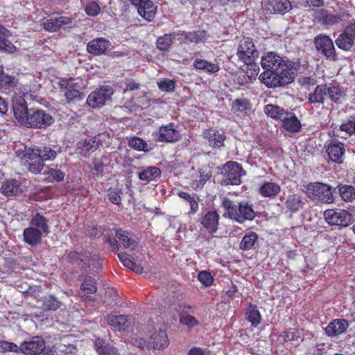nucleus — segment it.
<instances>
[{"label":"nucleus","instance_id":"nucleus-1","mask_svg":"<svg viewBox=\"0 0 355 355\" xmlns=\"http://www.w3.org/2000/svg\"><path fill=\"white\" fill-rule=\"evenodd\" d=\"M261 64L264 71L259 76V80L268 87H283L294 80L295 62L285 60L275 52H268L263 55Z\"/></svg>","mask_w":355,"mask_h":355},{"label":"nucleus","instance_id":"nucleus-2","mask_svg":"<svg viewBox=\"0 0 355 355\" xmlns=\"http://www.w3.org/2000/svg\"><path fill=\"white\" fill-rule=\"evenodd\" d=\"M13 112L18 122L30 128H46L55 121L51 114L43 110L28 109L24 99L13 105Z\"/></svg>","mask_w":355,"mask_h":355},{"label":"nucleus","instance_id":"nucleus-3","mask_svg":"<svg viewBox=\"0 0 355 355\" xmlns=\"http://www.w3.org/2000/svg\"><path fill=\"white\" fill-rule=\"evenodd\" d=\"M222 206L226 212L224 216L243 223L245 220H252L255 217V212L252 205L246 202H240L237 205L227 198H223Z\"/></svg>","mask_w":355,"mask_h":355},{"label":"nucleus","instance_id":"nucleus-4","mask_svg":"<svg viewBox=\"0 0 355 355\" xmlns=\"http://www.w3.org/2000/svg\"><path fill=\"white\" fill-rule=\"evenodd\" d=\"M306 195L311 200H318L322 203L330 204L334 201L333 191L335 189L324 183L311 182L304 186Z\"/></svg>","mask_w":355,"mask_h":355},{"label":"nucleus","instance_id":"nucleus-5","mask_svg":"<svg viewBox=\"0 0 355 355\" xmlns=\"http://www.w3.org/2000/svg\"><path fill=\"white\" fill-rule=\"evenodd\" d=\"M236 55L240 60L247 65H251L254 63L259 57V51L252 38L244 37L239 42Z\"/></svg>","mask_w":355,"mask_h":355},{"label":"nucleus","instance_id":"nucleus-6","mask_svg":"<svg viewBox=\"0 0 355 355\" xmlns=\"http://www.w3.org/2000/svg\"><path fill=\"white\" fill-rule=\"evenodd\" d=\"M245 173V171L240 164L228 162L223 167L221 174L223 175V179L221 180V184L239 185L241 182V175Z\"/></svg>","mask_w":355,"mask_h":355},{"label":"nucleus","instance_id":"nucleus-7","mask_svg":"<svg viewBox=\"0 0 355 355\" xmlns=\"http://www.w3.org/2000/svg\"><path fill=\"white\" fill-rule=\"evenodd\" d=\"M60 89L64 92L67 103H76L84 98L85 94L79 91V85L73 78H62L59 82Z\"/></svg>","mask_w":355,"mask_h":355},{"label":"nucleus","instance_id":"nucleus-8","mask_svg":"<svg viewBox=\"0 0 355 355\" xmlns=\"http://www.w3.org/2000/svg\"><path fill=\"white\" fill-rule=\"evenodd\" d=\"M324 216L326 221L331 225L347 227L354 221L352 215L344 209L326 210Z\"/></svg>","mask_w":355,"mask_h":355},{"label":"nucleus","instance_id":"nucleus-9","mask_svg":"<svg viewBox=\"0 0 355 355\" xmlns=\"http://www.w3.org/2000/svg\"><path fill=\"white\" fill-rule=\"evenodd\" d=\"M316 50L330 60L337 59L336 49L331 39L325 35H318L314 38Z\"/></svg>","mask_w":355,"mask_h":355},{"label":"nucleus","instance_id":"nucleus-10","mask_svg":"<svg viewBox=\"0 0 355 355\" xmlns=\"http://www.w3.org/2000/svg\"><path fill=\"white\" fill-rule=\"evenodd\" d=\"M355 40V21L347 25L342 33L336 39L335 43L338 48L343 51H350L354 45Z\"/></svg>","mask_w":355,"mask_h":355},{"label":"nucleus","instance_id":"nucleus-11","mask_svg":"<svg viewBox=\"0 0 355 355\" xmlns=\"http://www.w3.org/2000/svg\"><path fill=\"white\" fill-rule=\"evenodd\" d=\"M113 94V89L110 86L101 87L98 89L92 92L87 99V104L94 107H100L110 100Z\"/></svg>","mask_w":355,"mask_h":355},{"label":"nucleus","instance_id":"nucleus-12","mask_svg":"<svg viewBox=\"0 0 355 355\" xmlns=\"http://www.w3.org/2000/svg\"><path fill=\"white\" fill-rule=\"evenodd\" d=\"M67 260L73 264L78 265L81 269L86 270L98 261L96 256L92 257L89 252H78L71 251L67 254Z\"/></svg>","mask_w":355,"mask_h":355},{"label":"nucleus","instance_id":"nucleus-13","mask_svg":"<svg viewBox=\"0 0 355 355\" xmlns=\"http://www.w3.org/2000/svg\"><path fill=\"white\" fill-rule=\"evenodd\" d=\"M181 139V134L175 128L173 123L159 128V132L156 134V140L160 142L173 143Z\"/></svg>","mask_w":355,"mask_h":355},{"label":"nucleus","instance_id":"nucleus-14","mask_svg":"<svg viewBox=\"0 0 355 355\" xmlns=\"http://www.w3.org/2000/svg\"><path fill=\"white\" fill-rule=\"evenodd\" d=\"M137 8L138 13L144 19L151 21L155 15V7L150 0H129Z\"/></svg>","mask_w":355,"mask_h":355},{"label":"nucleus","instance_id":"nucleus-15","mask_svg":"<svg viewBox=\"0 0 355 355\" xmlns=\"http://www.w3.org/2000/svg\"><path fill=\"white\" fill-rule=\"evenodd\" d=\"M44 347V340L39 337H34L31 340L21 343L19 350L26 355H36L42 352Z\"/></svg>","mask_w":355,"mask_h":355},{"label":"nucleus","instance_id":"nucleus-16","mask_svg":"<svg viewBox=\"0 0 355 355\" xmlns=\"http://www.w3.org/2000/svg\"><path fill=\"white\" fill-rule=\"evenodd\" d=\"M343 14L334 15L327 10L320 9L315 12V19L324 26H332L343 19Z\"/></svg>","mask_w":355,"mask_h":355},{"label":"nucleus","instance_id":"nucleus-17","mask_svg":"<svg viewBox=\"0 0 355 355\" xmlns=\"http://www.w3.org/2000/svg\"><path fill=\"white\" fill-rule=\"evenodd\" d=\"M182 35L183 32L180 31L164 34L157 38L156 46L160 51L168 52L169 51L174 40L175 39H179Z\"/></svg>","mask_w":355,"mask_h":355},{"label":"nucleus","instance_id":"nucleus-18","mask_svg":"<svg viewBox=\"0 0 355 355\" xmlns=\"http://www.w3.org/2000/svg\"><path fill=\"white\" fill-rule=\"evenodd\" d=\"M0 191L6 196H16L23 192V189L19 180L10 179L2 183Z\"/></svg>","mask_w":355,"mask_h":355},{"label":"nucleus","instance_id":"nucleus-19","mask_svg":"<svg viewBox=\"0 0 355 355\" xmlns=\"http://www.w3.org/2000/svg\"><path fill=\"white\" fill-rule=\"evenodd\" d=\"M116 237L124 248H129L133 250L137 245L136 236L130 232L122 229L116 230Z\"/></svg>","mask_w":355,"mask_h":355},{"label":"nucleus","instance_id":"nucleus-20","mask_svg":"<svg viewBox=\"0 0 355 355\" xmlns=\"http://www.w3.org/2000/svg\"><path fill=\"white\" fill-rule=\"evenodd\" d=\"M72 23V19L65 16L55 18H51L43 23L44 30L49 32H56L64 25H69Z\"/></svg>","mask_w":355,"mask_h":355},{"label":"nucleus","instance_id":"nucleus-21","mask_svg":"<svg viewBox=\"0 0 355 355\" xmlns=\"http://www.w3.org/2000/svg\"><path fill=\"white\" fill-rule=\"evenodd\" d=\"M110 42L104 38L99 37L94 39L87 44V51L94 55H101L105 53Z\"/></svg>","mask_w":355,"mask_h":355},{"label":"nucleus","instance_id":"nucleus-22","mask_svg":"<svg viewBox=\"0 0 355 355\" xmlns=\"http://www.w3.org/2000/svg\"><path fill=\"white\" fill-rule=\"evenodd\" d=\"M137 175L140 180L150 182L161 175V171L157 166H143L138 168Z\"/></svg>","mask_w":355,"mask_h":355},{"label":"nucleus","instance_id":"nucleus-23","mask_svg":"<svg viewBox=\"0 0 355 355\" xmlns=\"http://www.w3.org/2000/svg\"><path fill=\"white\" fill-rule=\"evenodd\" d=\"M327 152L331 161L338 164L342 163L343 156L345 153L342 143L331 141L328 146Z\"/></svg>","mask_w":355,"mask_h":355},{"label":"nucleus","instance_id":"nucleus-24","mask_svg":"<svg viewBox=\"0 0 355 355\" xmlns=\"http://www.w3.org/2000/svg\"><path fill=\"white\" fill-rule=\"evenodd\" d=\"M150 346L155 349H163L168 345V338L165 331H155L150 338Z\"/></svg>","mask_w":355,"mask_h":355},{"label":"nucleus","instance_id":"nucleus-25","mask_svg":"<svg viewBox=\"0 0 355 355\" xmlns=\"http://www.w3.org/2000/svg\"><path fill=\"white\" fill-rule=\"evenodd\" d=\"M349 324L344 319L334 320L325 328L326 334L329 336H336L345 332Z\"/></svg>","mask_w":355,"mask_h":355},{"label":"nucleus","instance_id":"nucleus-26","mask_svg":"<svg viewBox=\"0 0 355 355\" xmlns=\"http://www.w3.org/2000/svg\"><path fill=\"white\" fill-rule=\"evenodd\" d=\"M106 320L109 325L114 327L118 331L125 330L130 323L128 316L125 315H114L109 314L107 315Z\"/></svg>","mask_w":355,"mask_h":355},{"label":"nucleus","instance_id":"nucleus-27","mask_svg":"<svg viewBox=\"0 0 355 355\" xmlns=\"http://www.w3.org/2000/svg\"><path fill=\"white\" fill-rule=\"evenodd\" d=\"M285 205L290 212L296 213L303 208L304 202L300 195L293 193L287 196Z\"/></svg>","mask_w":355,"mask_h":355},{"label":"nucleus","instance_id":"nucleus-28","mask_svg":"<svg viewBox=\"0 0 355 355\" xmlns=\"http://www.w3.org/2000/svg\"><path fill=\"white\" fill-rule=\"evenodd\" d=\"M268 10L273 13L284 14L291 9L289 0H269Z\"/></svg>","mask_w":355,"mask_h":355},{"label":"nucleus","instance_id":"nucleus-29","mask_svg":"<svg viewBox=\"0 0 355 355\" xmlns=\"http://www.w3.org/2000/svg\"><path fill=\"white\" fill-rule=\"evenodd\" d=\"M94 347L99 355H119L116 347L109 345L102 338H96Z\"/></svg>","mask_w":355,"mask_h":355},{"label":"nucleus","instance_id":"nucleus-30","mask_svg":"<svg viewBox=\"0 0 355 355\" xmlns=\"http://www.w3.org/2000/svg\"><path fill=\"white\" fill-rule=\"evenodd\" d=\"M218 218L216 211H208L202 218L201 223L210 232H215L218 229Z\"/></svg>","mask_w":355,"mask_h":355},{"label":"nucleus","instance_id":"nucleus-31","mask_svg":"<svg viewBox=\"0 0 355 355\" xmlns=\"http://www.w3.org/2000/svg\"><path fill=\"white\" fill-rule=\"evenodd\" d=\"M193 67L209 73H216L220 70V66L217 62H210L202 59H196L193 63Z\"/></svg>","mask_w":355,"mask_h":355},{"label":"nucleus","instance_id":"nucleus-32","mask_svg":"<svg viewBox=\"0 0 355 355\" xmlns=\"http://www.w3.org/2000/svg\"><path fill=\"white\" fill-rule=\"evenodd\" d=\"M283 127L292 132H297L301 128L300 121L296 116L290 112H286V115L282 119Z\"/></svg>","mask_w":355,"mask_h":355},{"label":"nucleus","instance_id":"nucleus-33","mask_svg":"<svg viewBox=\"0 0 355 355\" xmlns=\"http://www.w3.org/2000/svg\"><path fill=\"white\" fill-rule=\"evenodd\" d=\"M183 32V35L184 36L185 42L189 43H195L198 44L201 42H205L207 38L208 35L205 31L198 30L195 31L191 32Z\"/></svg>","mask_w":355,"mask_h":355},{"label":"nucleus","instance_id":"nucleus-34","mask_svg":"<svg viewBox=\"0 0 355 355\" xmlns=\"http://www.w3.org/2000/svg\"><path fill=\"white\" fill-rule=\"evenodd\" d=\"M43 233L33 227H29L24 230L23 236L26 243L31 245L39 243L42 239Z\"/></svg>","mask_w":355,"mask_h":355},{"label":"nucleus","instance_id":"nucleus-35","mask_svg":"<svg viewBox=\"0 0 355 355\" xmlns=\"http://www.w3.org/2000/svg\"><path fill=\"white\" fill-rule=\"evenodd\" d=\"M327 96L326 85H318L314 91L308 96V101L310 103L323 104Z\"/></svg>","mask_w":355,"mask_h":355},{"label":"nucleus","instance_id":"nucleus-36","mask_svg":"<svg viewBox=\"0 0 355 355\" xmlns=\"http://www.w3.org/2000/svg\"><path fill=\"white\" fill-rule=\"evenodd\" d=\"M281 191L280 186L275 182H266L259 188V193L263 197L273 198Z\"/></svg>","mask_w":355,"mask_h":355},{"label":"nucleus","instance_id":"nucleus-37","mask_svg":"<svg viewBox=\"0 0 355 355\" xmlns=\"http://www.w3.org/2000/svg\"><path fill=\"white\" fill-rule=\"evenodd\" d=\"M62 305V302L54 295H47L42 299V308L46 311H57Z\"/></svg>","mask_w":355,"mask_h":355},{"label":"nucleus","instance_id":"nucleus-38","mask_svg":"<svg viewBox=\"0 0 355 355\" xmlns=\"http://www.w3.org/2000/svg\"><path fill=\"white\" fill-rule=\"evenodd\" d=\"M40 159L42 161L54 160L58 154L61 153V148L58 146H44L40 148Z\"/></svg>","mask_w":355,"mask_h":355},{"label":"nucleus","instance_id":"nucleus-39","mask_svg":"<svg viewBox=\"0 0 355 355\" xmlns=\"http://www.w3.org/2000/svg\"><path fill=\"white\" fill-rule=\"evenodd\" d=\"M258 241V235L254 232H250L242 239L239 247L242 250H250L253 248Z\"/></svg>","mask_w":355,"mask_h":355},{"label":"nucleus","instance_id":"nucleus-40","mask_svg":"<svg viewBox=\"0 0 355 355\" xmlns=\"http://www.w3.org/2000/svg\"><path fill=\"white\" fill-rule=\"evenodd\" d=\"M31 227L38 229L40 232L47 234L49 233V225L47 220L41 214L37 213L31 220Z\"/></svg>","mask_w":355,"mask_h":355},{"label":"nucleus","instance_id":"nucleus-41","mask_svg":"<svg viewBox=\"0 0 355 355\" xmlns=\"http://www.w3.org/2000/svg\"><path fill=\"white\" fill-rule=\"evenodd\" d=\"M327 95L329 98L336 103H340L342 99L346 96L345 92L337 86H331L327 87L326 86Z\"/></svg>","mask_w":355,"mask_h":355},{"label":"nucleus","instance_id":"nucleus-42","mask_svg":"<svg viewBox=\"0 0 355 355\" xmlns=\"http://www.w3.org/2000/svg\"><path fill=\"white\" fill-rule=\"evenodd\" d=\"M98 142L93 139H85L78 144V148L81 150L82 153H91L96 151L98 148Z\"/></svg>","mask_w":355,"mask_h":355},{"label":"nucleus","instance_id":"nucleus-43","mask_svg":"<svg viewBox=\"0 0 355 355\" xmlns=\"http://www.w3.org/2000/svg\"><path fill=\"white\" fill-rule=\"evenodd\" d=\"M264 112L268 116L273 119H278L280 120L286 115L287 112L283 108L271 104H268L265 106Z\"/></svg>","mask_w":355,"mask_h":355},{"label":"nucleus","instance_id":"nucleus-44","mask_svg":"<svg viewBox=\"0 0 355 355\" xmlns=\"http://www.w3.org/2000/svg\"><path fill=\"white\" fill-rule=\"evenodd\" d=\"M232 110L234 112H245L247 114L251 110V105L246 98H237L233 101Z\"/></svg>","mask_w":355,"mask_h":355},{"label":"nucleus","instance_id":"nucleus-45","mask_svg":"<svg viewBox=\"0 0 355 355\" xmlns=\"http://www.w3.org/2000/svg\"><path fill=\"white\" fill-rule=\"evenodd\" d=\"M340 197L345 201H352L355 199V188L350 185L338 186Z\"/></svg>","mask_w":355,"mask_h":355},{"label":"nucleus","instance_id":"nucleus-46","mask_svg":"<svg viewBox=\"0 0 355 355\" xmlns=\"http://www.w3.org/2000/svg\"><path fill=\"white\" fill-rule=\"evenodd\" d=\"M80 288L87 293H95L97 291L96 281L92 277L86 276L83 279Z\"/></svg>","mask_w":355,"mask_h":355},{"label":"nucleus","instance_id":"nucleus-47","mask_svg":"<svg viewBox=\"0 0 355 355\" xmlns=\"http://www.w3.org/2000/svg\"><path fill=\"white\" fill-rule=\"evenodd\" d=\"M246 318L252 326L257 327L261 322V315L255 306H250L246 313Z\"/></svg>","mask_w":355,"mask_h":355},{"label":"nucleus","instance_id":"nucleus-48","mask_svg":"<svg viewBox=\"0 0 355 355\" xmlns=\"http://www.w3.org/2000/svg\"><path fill=\"white\" fill-rule=\"evenodd\" d=\"M128 146L139 151H148V149H146L147 144L139 137L130 138L128 141Z\"/></svg>","mask_w":355,"mask_h":355},{"label":"nucleus","instance_id":"nucleus-49","mask_svg":"<svg viewBox=\"0 0 355 355\" xmlns=\"http://www.w3.org/2000/svg\"><path fill=\"white\" fill-rule=\"evenodd\" d=\"M15 86V78L10 76L0 73V89H7Z\"/></svg>","mask_w":355,"mask_h":355},{"label":"nucleus","instance_id":"nucleus-50","mask_svg":"<svg viewBox=\"0 0 355 355\" xmlns=\"http://www.w3.org/2000/svg\"><path fill=\"white\" fill-rule=\"evenodd\" d=\"M159 89L165 92H173L175 87V82L170 79H163L158 83Z\"/></svg>","mask_w":355,"mask_h":355},{"label":"nucleus","instance_id":"nucleus-51","mask_svg":"<svg viewBox=\"0 0 355 355\" xmlns=\"http://www.w3.org/2000/svg\"><path fill=\"white\" fill-rule=\"evenodd\" d=\"M43 173L48 175L49 177L52 178L53 180L58 182L63 180L64 178V173L62 171L49 167H46L44 169Z\"/></svg>","mask_w":355,"mask_h":355},{"label":"nucleus","instance_id":"nucleus-52","mask_svg":"<svg viewBox=\"0 0 355 355\" xmlns=\"http://www.w3.org/2000/svg\"><path fill=\"white\" fill-rule=\"evenodd\" d=\"M122 192L118 189H110L107 191L109 200L115 205H120L121 202Z\"/></svg>","mask_w":355,"mask_h":355},{"label":"nucleus","instance_id":"nucleus-53","mask_svg":"<svg viewBox=\"0 0 355 355\" xmlns=\"http://www.w3.org/2000/svg\"><path fill=\"white\" fill-rule=\"evenodd\" d=\"M44 166L43 161L41 159H36L30 162L28 164V171L34 174H38L42 172Z\"/></svg>","mask_w":355,"mask_h":355},{"label":"nucleus","instance_id":"nucleus-54","mask_svg":"<svg viewBox=\"0 0 355 355\" xmlns=\"http://www.w3.org/2000/svg\"><path fill=\"white\" fill-rule=\"evenodd\" d=\"M15 46L8 40L0 37V51L6 53H12L15 51Z\"/></svg>","mask_w":355,"mask_h":355},{"label":"nucleus","instance_id":"nucleus-55","mask_svg":"<svg viewBox=\"0 0 355 355\" xmlns=\"http://www.w3.org/2000/svg\"><path fill=\"white\" fill-rule=\"evenodd\" d=\"M85 10L89 16L94 17L100 12L101 8L96 2L91 1L86 6Z\"/></svg>","mask_w":355,"mask_h":355},{"label":"nucleus","instance_id":"nucleus-56","mask_svg":"<svg viewBox=\"0 0 355 355\" xmlns=\"http://www.w3.org/2000/svg\"><path fill=\"white\" fill-rule=\"evenodd\" d=\"M225 139V136L223 134L220 133L218 131H214V137L210 146L214 148H220L224 145L223 141Z\"/></svg>","mask_w":355,"mask_h":355},{"label":"nucleus","instance_id":"nucleus-57","mask_svg":"<svg viewBox=\"0 0 355 355\" xmlns=\"http://www.w3.org/2000/svg\"><path fill=\"white\" fill-rule=\"evenodd\" d=\"M40 148H29L26 150L25 157L30 162H33L36 159H40Z\"/></svg>","mask_w":355,"mask_h":355},{"label":"nucleus","instance_id":"nucleus-58","mask_svg":"<svg viewBox=\"0 0 355 355\" xmlns=\"http://www.w3.org/2000/svg\"><path fill=\"white\" fill-rule=\"evenodd\" d=\"M198 279L205 286H209L212 284L214 278L209 272L202 271L198 274Z\"/></svg>","mask_w":355,"mask_h":355},{"label":"nucleus","instance_id":"nucleus-59","mask_svg":"<svg viewBox=\"0 0 355 355\" xmlns=\"http://www.w3.org/2000/svg\"><path fill=\"white\" fill-rule=\"evenodd\" d=\"M0 350L2 352H15L19 350V347L13 343L8 341H0Z\"/></svg>","mask_w":355,"mask_h":355},{"label":"nucleus","instance_id":"nucleus-60","mask_svg":"<svg viewBox=\"0 0 355 355\" xmlns=\"http://www.w3.org/2000/svg\"><path fill=\"white\" fill-rule=\"evenodd\" d=\"M340 129L349 135H352L355 132V121L349 120L347 123L341 124Z\"/></svg>","mask_w":355,"mask_h":355},{"label":"nucleus","instance_id":"nucleus-61","mask_svg":"<svg viewBox=\"0 0 355 355\" xmlns=\"http://www.w3.org/2000/svg\"><path fill=\"white\" fill-rule=\"evenodd\" d=\"M118 257L119 259H120V261H121V263H123V265L128 268H131V267L132 266V264L133 263L135 262L130 257V255H128V254L126 253H119L118 254Z\"/></svg>","mask_w":355,"mask_h":355},{"label":"nucleus","instance_id":"nucleus-62","mask_svg":"<svg viewBox=\"0 0 355 355\" xmlns=\"http://www.w3.org/2000/svg\"><path fill=\"white\" fill-rule=\"evenodd\" d=\"M297 82L302 87H308L314 85L316 83V80L311 76H303L298 78Z\"/></svg>","mask_w":355,"mask_h":355},{"label":"nucleus","instance_id":"nucleus-63","mask_svg":"<svg viewBox=\"0 0 355 355\" xmlns=\"http://www.w3.org/2000/svg\"><path fill=\"white\" fill-rule=\"evenodd\" d=\"M180 321L182 324L191 327H193L198 323L196 319L190 315H181Z\"/></svg>","mask_w":355,"mask_h":355},{"label":"nucleus","instance_id":"nucleus-64","mask_svg":"<svg viewBox=\"0 0 355 355\" xmlns=\"http://www.w3.org/2000/svg\"><path fill=\"white\" fill-rule=\"evenodd\" d=\"M132 344L141 350H144L145 349L150 347L149 342L147 343L143 339L132 338Z\"/></svg>","mask_w":355,"mask_h":355}]
</instances>
